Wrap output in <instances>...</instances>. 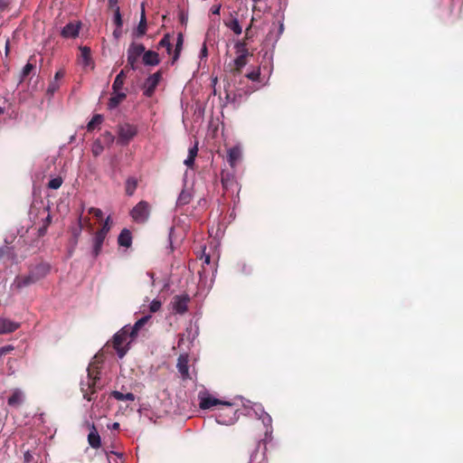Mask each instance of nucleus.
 <instances>
[{
  "label": "nucleus",
  "mask_w": 463,
  "mask_h": 463,
  "mask_svg": "<svg viewBox=\"0 0 463 463\" xmlns=\"http://www.w3.org/2000/svg\"><path fill=\"white\" fill-rule=\"evenodd\" d=\"M82 229H83L82 228V214L80 213L79 216V219H78L77 226L71 228V233H72V237H73L75 242L78 241V239L81 233Z\"/></svg>",
  "instance_id": "c9c22d12"
},
{
  "label": "nucleus",
  "mask_w": 463,
  "mask_h": 463,
  "mask_svg": "<svg viewBox=\"0 0 463 463\" xmlns=\"http://www.w3.org/2000/svg\"><path fill=\"white\" fill-rule=\"evenodd\" d=\"M220 10H221V5H213L211 7V13L213 14H220Z\"/></svg>",
  "instance_id": "5fc2aeb1"
},
{
  "label": "nucleus",
  "mask_w": 463,
  "mask_h": 463,
  "mask_svg": "<svg viewBox=\"0 0 463 463\" xmlns=\"http://www.w3.org/2000/svg\"><path fill=\"white\" fill-rule=\"evenodd\" d=\"M221 182L223 189L228 191L235 184L234 175L230 173H222Z\"/></svg>",
  "instance_id": "c85d7f7f"
},
{
  "label": "nucleus",
  "mask_w": 463,
  "mask_h": 463,
  "mask_svg": "<svg viewBox=\"0 0 463 463\" xmlns=\"http://www.w3.org/2000/svg\"><path fill=\"white\" fill-rule=\"evenodd\" d=\"M33 68H34L33 65L32 63H30V62H27L24 65V67L23 68V71L21 72L20 82L24 80V79L32 72Z\"/></svg>",
  "instance_id": "58836bf2"
},
{
  "label": "nucleus",
  "mask_w": 463,
  "mask_h": 463,
  "mask_svg": "<svg viewBox=\"0 0 463 463\" xmlns=\"http://www.w3.org/2000/svg\"><path fill=\"white\" fill-rule=\"evenodd\" d=\"M221 406L217 421L224 425L233 424L239 419L238 409L229 402H223Z\"/></svg>",
  "instance_id": "f03ea898"
},
{
  "label": "nucleus",
  "mask_w": 463,
  "mask_h": 463,
  "mask_svg": "<svg viewBox=\"0 0 463 463\" xmlns=\"http://www.w3.org/2000/svg\"><path fill=\"white\" fill-rule=\"evenodd\" d=\"M189 301L188 295L175 296L172 301L174 311L181 315L184 314L188 310Z\"/></svg>",
  "instance_id": "1a4fd4ad"
},
{
  "label": "nucleus",
  "mask_w": 463,
  "mask_h": 463,
  "mask_svg": "<svg viewBox=\"0 0 463 463\" xmlns=\"http://www.w3.org/2000/svg\"><path fill=\"white\" fill-rule=\"evenodd\" d=\"M241 156V149L237 146H233L229 149L227 160L232 167H234L237 162L240 160Z\"/></svg>",
  "instance_id": "cd10ccee"
},
{
  "label": "nucleus",
  "mask_w": 463,
  "mask_h": 463,
  "mask_svg": "<svg viewBox=\"0 0 463 463\" xmlns=\"http://www.w3.org/2000/svg\"><path fill=\"white\" fill-rule=\"evenodd\" d=\"M248 43L245 41H237L234 44L235 52L237 55H247L251 56L252 53L249 52L248 50Z\"/></svg>",
  "instance_id": "c756f323"
},
{
  "label": "nucleus",
  "mask_w": 463,
  "mask_h": 463,
  "mask_svg": "<svg viewBox=\"0 0 463 463\" xmlns=\"http://www.w3.org/2000/svg\"><path fill=\"white\" fill-rule=\"evenodd\" d=\"M80 24L69 23L61 30V36L64 38H75L79 35Z\"/></svg>",
  "instance_id": "dca6fc26"
},
{
  "label": "nucleus",
  "mask_w": 463,
  "mask_h": 463,
  "mask_svg": "<svg viewBox=\"0 0 463 463\" xmlns=\"http://www.w3.org/2000/svg\"><path fill=\"white\" fill-rule=\"evenodd\" d=\"M189 360L187 354H180L177 359V370L181 374V377L183 380H188L191 379L190 373H189V365H188Z\"/></svg>",
  "instance_id": "9d476101"
},
{
  "label": "nucleus",
  "mask_w": 463,
  "mask_h": 463,
  "mask_svg": "<svg viewBox=\"0 0 463 463\" xmlns=\"http://www.w3.org/2000/svg\"><path fill=\"white\" fill-rule=\"evenodd\" d=\"M254 18L252 17L250 24L248 25L247 28H250L252 30V24H253Z\"/></svg>",
  "instance_id": "338daca9"
},
{
  "label": "nucleus",
  "mask_w": 463,
  "mask_h": 463,
  "mask_svg": "<svg viewBox=\"0 0 463 463\" xmlns=\"http://www.w3.org/2000/svg\"><path fill=\"white\" fill-rule=\"evenodd\" d=\"M192 200V194L189 191L182 190L180 193L178 199H177V204L178 205H186L188 204Z\"/></svg>",
  "instance_id": "72a5a7b5"
},
{
  "label": "nucleus",
  "mask_w": 463,
  "mask_h": 463,
  "mask_svg": "<svg viewBox=\"0 0 463 463\" xmlns=\"http://www.w3.org/2000/svg\"><path fill=\"white\" fill-rule=\"evenodd\" d=\"M204 262H205V263H207V264H209V263H210V256H209V255H207V256L205 257Z\"/></svg>",
  "instance_id": "69168bd1"
},
{
  "label": "nucleus",
  "mask_w": 463,
  "mask_h": 463,
  "mask_svg": "<svg viewBox=\"0 0 463 463\" xmlns=\"http://www.w3.org/2000/svg\"><path fill=\"white\" fill-rule=\"evenodd\" d=\"M118 243L119 246L129 248L132 244V234L131 232L128 229H123L118 237Z\"/></svg>",
  "instance_id": "4be33fe9"
},
{
  "label": "nucleus",
  "mask_w": 463,
  "mask_h": 463,
  "mask_svg": "<svg viewBox=\"0 0 463 463\" xmlns=\"http://www.w3.org/2000/svg\"><path fill=\"white\" fill-rule=\"evenodd\" d=\"M253 36H254V34H253L252 30H250V28H246L245 29V36L241 41H245L246 43H249L250 41L252 40Z\"/></svg>",
  "instance_id": "09e8293b"
},
{
  "label": "nucleus",
  "mask_w": 463,
  "mask_h": 463,
  "mask_svg": "<svg viewBox=\"0 0 463 463\" xmlns=\"http://www.w3.org/2000/svg\"><path fill=\"white\" fill-rule=\"evenodd\" d=\"M49 271V267L45 264L37 265L30 272H34L35 274H46Z\"/></svg>",
  "instance_id": "37998d69"
},
{
  "label": "nucleus",
  "mask_w": 463,
  "mask_h": 463,
  "mask_svg": "<svg viewBox=\"0 0 463 463\" xmlns=\"http://www.w3.org/2000/svg\"><path fill=\"white\" fill-rule=\"evenodd\" d=\"M88 442L93 449H99L101 446L100 436L94 424L91 425L90 431L88 435Z\"/></svg>",
  "instance_id": "412c9836"
},
{
  "label": "nucleus",
  "mask_w": 463,
  "mask_h": 463,
  "mask_svg": "<svg viewBox=\"0 0 463 463\" xmlns=\"http://www.w3.org/2000/svg\"><path fill=\"white\" fill-rule=\"evenodd\" d=\"M126 98L127 94L125 92H120V90L113 91L112 96L108 102L109 109H116L123 100L126 99Z\"/></svg>",
  "instance_id": "aec40b11"
},
{
  "label": "nucleus",
  "mask_w": 463,
  "mask_h": 463,
  "mask_svg": "<svg viewBox=\"0 0 463 463\" xmlns=\"http://www.w3.org/2000/svg\"><path fill=\"white\" fill-rule=\"evenodd\" d=\"M99 368L96 362L90 364L87 368L86 380L80 382V391L83 398L90 402L96 399L97 383L99 380Z\"/></svg>",
  "instance_id": "f257e3e1"
},
{
  "label": "nucleus",
  "mask_w": 463,
  "mask_h": 463,
  "mask_svg": "<svg viewBox=\"0 0 463 463\" xmlns=\"http://www.w3.org/2000/svg\"><path fill=\"white\" fill-rule=\"evenodd\" d=\"M267 450L266 441L261 439L259 441L256 452L250 456V463H266L265 453Z\"/></svg>",
  "instance_id": "9b49d317"
},
{
  "label": "nucleus",
  "mask_w": 463,
  "mask_h": 463,
  "mask_svg": "<svg viewBox=\"0 0 463 463\" xmlns=\"http://www.w3.org/2000/svg\"><path fill=\"white\" fill-rule=\"evenodd\" d=\"M137 179L135 177H128L126 181L125 191L126 194L131 196L134 194L137 187Z\"/></svg>",
  "instance_id": "2f4dec72"
},
{
  "label": "nucleus",
  "mask_w": 463,
  "mask_h": 463,
  "mask_svg": "<svg viewBox=\"0 0 463 463\" xmlns=\"http://www.w3.org/2000/svg\"><path fill=\"white\" fill-rule=\"evenodd\" d=\"M111 222H111V217L108 216L106 218L102 227L99 231H97V232L107 236L109 232L110 231Z\"/></svg>",
  "instance_id": "4c0bfd02"
},
{
  "label": "nucleus",
  "mask_w": 463,
  "mask_h": 463,
  "mask_svg": "<svg viewBox=\"0 0 463 463\" xmlns=\"http://www.w3.org/2000/svg\"><path fill=\"white\" fill-rule=\"evenodd\" d=\"M24 393L20 389L13 391L11 396L7 400V404L11 407H19L24 402Z\"/></svg>",
  "instance_id": "a211bd4d"
},
{
  "label": "nucleus",
  "mask_w": 463,
  "mask_h": 463,
  "mask_svg": "<svg viewBox=\"0 0 463 463\" xmlns=\"http://www.w3.org/2000/svg\"><path fill=\"white\" fill-rule=\"evenodd\" d=\"M172 35L170 33H165L164 37L159 41L157 44V49L165 48L167 53L169 55L172 54V43H171Z\"/></svg>",
  "instance_id": "7c9ffc66"
},
{
  "label": "nucleus",
  "mask_w": 463,
  "mask_h": 463,
  "mask_svg": "<svg viewBox=\"0 0 463 463\" xmlns=\"http://www.w3.org/2000/svg\"><path fill=\"white\" fill-rule=\"evenodd\" d=\"M9 52H10V42H9V39H7L5 41V56H8Z\"/></svg>",
  "instance_id": "052dcab7"
},
{
  "label": "nucleus",
  "mask_w": 463,
  "mask_h": 463,
  "mask_svg": "<svg viewBox=\"0 0 463 463\" xmlns=\"http://www.w3.org/2000/svg\"><path fill=\"white\" fill-rule=\"evenodd\" d=\"M51 222H52V215L50 213H48L47 216L43 220V225H46V227H48L51 224Z\"/></svg>",
  "instance_id": "13d9d810"
},
{
  "label": "nucleus",
  "mask_w": 463,
  "mask_h": 463,
  "mask_svg": "<svg viewBox=\"0 0 463 463\" xmlns=\"http://www.w3.org/2000/svg\"><path fill=\"white\" fill-rule=\"evenodd\" d=\"M223 24L226 27L232 30L234 34L240 35L242 33V27L240 24L239 20L236 16H234L232 13L229 17L223 21Z\"/></svg>",
  "instance_id": "4468645a"
},
{
  "label": "nucleus",
  "mask_w": 463,
  "mask_h": 463,
  "mask_svg": "<svg viewBox=\"0 0 463 463\" xmlns=\"http://www.w3.org/2000/svg\"><path fill=\"white\" fill-rule=\"evenodd\" d=\"M194 159L195 158L188 156L187 158L184 160V164L187 167L192 168L194 166Z\"/></svg>",
  "instance_id": "603ef678"
},
{
  "label": "nucleus",
  "mask_w": 463,
  "mask_h": 463,
  "mask_svg": "<svg viewBox=\"0 0 463 463\" xmlns=\"http://www.w3.org/2000/svg\"><path fill=\"white\" fill-rule=\"evenodd\" d=\"M128 337H129V335L127 326L121 328L113 336L112 345L119 358H123L128 351V345L126 346L122 345L127 341Z\"/></svg>",
  "instance_id": "20e7f679"
},
{
  "label": "nucleus",
  "mask_w": 463,
  "mask_h": 463,
  "mask_svg": "<svg viewBox=\"0 0 463 463\" xmlns=\"http://www.w3.org/2000/svg\"><path fill=\"white\" fill-rule=\"evenodd\" d=\"M143 63L146 66H156L160 63L159 54L154 51H146L142 56Z\"/></svg>",
  "instance_id": "2eb2a0df"
},
{
  "label": "nucleus",
  "mask_w": 463,
  "mask_h": 463,
  "mask_svg": "<svg viewBox=\"0 0 463 463\" xmlns=\"http://www.w3.org/2000/svg\"><path fill=\"white\" fill-rule=\"evenodd\" d=\"M137 133V128L130 124H125L118 128V141L128 144Z\"/></svg>",
  "instance_id": "0eeeda50"
},
{
  "label": "nucleus",
  "mask_w": 463,
  "mask_h": 463,
  "mask_svg": "<svg viewBox=\"0 0 463 463\" xmlns=\"http://www.w3.org/2000/svg\"><path fill=\"white\" fill-rule=\"evenodd\" d=\"M128 69L129 68L126 66L125 69L121 70L120 72L116 76L115 80L112 84L113 91L120 90L123 88Z\"/></svg>",
  "instance_id": "b1692460"
},
{
  "label": "nucleus",
  "mask_w": 463,
  "mask_h": 463,
  "mask_svg": "<svg viewBox=\"0 0 463 463\" xmlns=\"http://www.w3.org/2000/svg\"><path fill=\"white\" fill-rule=\"evenodd\" d=\"M109 429L117 430L119 429V423L114 422L111 426H108Z\"/></svg>",
  "instance_id": "e2e57ef3"
},
{
  "label": "nucleus",
  "mask_w": 463,
  "mask_h": 463,
  "mask_svg": "<svg viewBox=\"0 0 463 463\" xmlns=\"http://www.w3.org/2000/svg\"><path fill=\"white\" fill-rule=\"evenodd\" d=\"M9 5L8 0H0V11L5 10Z\"/></svg>",
  "instance_id": "6e6d98bb"
},
{
  "label": "nucleus",
  "mask_w": 463,
  "mask_h": 463,
  "mask_svg": "<svg viewBox=\"0 0 463 463\" xmlns=\"http://www.w3.org/2000/svg\"><path fill=\"white\" fill-rule=\"evenodd\" d=\"M163 72L161 70L157 71L154 74L150 75L144 82L143 90L144 95L150 98L154 95L155 90L162 80Z\"/></svg>",
  "instance_id": "423d86ee"
},
{
  "label": "nucleus",
  "mask_w": 463,
  "mask_h": 463,
  "mask_svg": "<svg viewBox=\"0 0 463 463\" xmlns=\"http://www.w3.org/2000/svg\"><path fill=\"white\" fill-rule=\"evenodd\" d=\"M207 55H208V50H207L206 43H204L203 44V47H202L201 52H200V57L203 58V57H207Z\"/></svg>",
  "instance_id": "864d4df0"
},
{
  "label": "nucleus",
  "mask_w": 463,
  "mask_h": 463,
  "mask_svg": "<svg viewBox=\"0 0 463 463\" xmlns=\"http://www.w3.org/2000/svg\"><path fill=\"white\" fill-rule=\"evenodd\" d=\"M117 4H118V0H109V7L113 8L114 11L116 10V6H118Z\"/></svg>",
  "instance_id": "680f3d73"
},
{
  "label": "nucleus",
  "mask_w": 463,
  "mask_h": 463,
  "mask_svg": "<svg viewBox=\"0 0 463 463\" xmlns=\"http://www.w3.org/2000/svg\"><path fill=\"white\" fill-rule=\"evenodd\" d=\"M106 237V235L98 232L94 234L92 246V255L94 257H97L100 253Z\"/></svg>",
  "instance_id": "6ab92c4d"
},
{
  "label": "nucleus",
  "mask_w": 463,
  "mask_h": 463,
  "mask_svg": "<svg viewBox=\"0 0 463 463\" xmlns=\"http://www.w3.org/2000/svg\"><path fill=\"white\" fill-rule=\"evenodd\" d=\"M31 458H32V455L28 451L25 452L24 453V461L28 463L31 460Z\"/></svg>",
  "instance_id": "0e129e2a"
},
{
  "label": "nucleus",
  "mask_w": 463,
  "mask_h": 463,
  "mask_svg": "<svg viewBox=\"0 0 463 463\" xmlns=\"http://www.w3.org/2000/svg\"><path fill=\"white\" fill-rule=\"evenodd\" d=\"M93 153H94L95 156H98L99 155V149L93 150Z\"/></svg>",
  "instance_id": "774afa93"
},
{
  "label": "nucleus",
  "mask_w": 463,
  "mask_h": 463,
  "mask_svg": "<svg viewBox=\"0 0 463 463\" xmlns=\"http://www.w3.org/2000/svg\"><path fill=\"white\" fill-rule=\"evenodd\" d=\"M223 402L219 399H216L211 395H207L205 397L201 398L200 401V408L203 410L211 409L212 407L222 405Z\"/></svg>",
  "instance_id": "5701e85b"
},
{
  "label": "nucleus",
  "mask_w": 463,
  "mask_h": 463,
  "mask_svg": "<svg viewBox=\"0 0 463 463\" xmlns=\"http://www.w3.org/2000/svg\"><path fill=\"white\" fill-rule=\"evenodd\" d=\"M20 327V323L7 318H0V335L11 334Z\"/></svg>",
  "instance_id": "ddd939ff"
},
{
  "label": "nucleus",
  "mask_w": 463,
  "mask_h": 463,
  "mask_svg": "<svg viewBox=\"0 0 463 463\" xmlns=\"http://www.w3.org/2000/svg\"><path fill=\"white\" fill-rule=\"evenodd\" d=\"M80 62L84 67H91L93 68V62L90 56V49L87 46H82L80 48Z\"/></svg>",
  "instance_id": "393cba45"
},
{
  "label": "nucleus",
  "mask_w": 463,
  "mask_h": 463,
  "mask_svg": "<svg viewBox=\"0 0 463 463\" xmlns=\"http://www.w3.org/2000/svg\"><path fill=\"white\" fill-rule=\"evenodd\" d=\"M146 29H147L146 17L144 5H142L140 21L138 23V25H137L136 31L134 32V35L137 38H141L142 36H144L146 34Z\"/></svg>",
  "instance_id": "f3484780"
},
{
  "label": "nucleus",
  "mask_w": 463,
  "mask_h": 463,
  "mask_svg": "<svg viewBox=\"0 0 463 463\" xmlns=\"http://www.w3.org/2000/svg\"><path fill=\"white\" fill-rule=\"evenodd\" d=\"M246 78L252 81H258L260 77V69L257 68L256 70H253L252 71L248 72L246 75Z\"/></svg>",
  "instance_id": "a19ab883"
},
{
  "label": "nucleus",
  "mask_w": 463,
  "mask_h": 463,
  "mask_svg": "<svg viewBox=\"0 0 463 463\" xmlns=\"http://www.w3.org/2000/svg\"><path fill=\"white\" fill-rule=\"evenodd\" d=\"M62 182L63 181L61 177L52 178L49 181L48 187L53 190L59 189L61 186Z\"/></svg>",
  "instance_id": "ea45409f"
},
{
  "label": "nucleus",
  "mask_w": 463,
  "mask_h": 463,
  "mask_svg": "<svg viewBox=\"0 0 463 463\" xmlns=\"http://www.w3.org/2000/svg\"><path fill=\"white\" fill-rule=\"evenodd\" d=\"M183 44H184V36L181 33H179L177 34L175 48V51L173 52V56L171 59L172 65L175 64L177 61V60L179 59L182 49H183Z\"/></svg>",
  "instance_id": "bb28decb"
},
{
  "label": "nucleus",
  "mask_w": 463,
  "mask_h": 463,
  "mask_svg": "<svg viewBox=\"0 0 463 463\" xmlns=\"http://www.w3.org/2000/svg\"><path fill=\"white\" fill-rule=\"evenodd\" d=\"M151 318L150 315L145 316L138 319L133 326H126L128 328V333L131 340L135 339L138 334V331L148 322Z\"/></svg>",
  "instance_id": "f8f14e48"
},
{
  "label": "nucleus",
  "mask_w": 463,
  "mask_h": 463,
  "mask_svg": "<svg viewBox=\"0 0 463 463\" xmlns=\"http://www.w3.org/2000/svg\"><path fill=\"white\" fill-rule=\"evenodd\" d=\"M40 277L34 275V272H29L28 275L24 276H17L13 283V286L17 289H21L23 288L28 287L32 284H34L38 281Z\"/></svg>",
  "instance_id": "6e6552de"
},
{
  "label": "nucleus",
  "mask_w": 463,
  "mask_h": 463,
  "mask_svg": "<svg viewBox=\"0 0 463 463\" xmlns=\"http://www.w3.org/2000/svg\"><path fill=\"white\" fill-rule=\"evenodd\" d=\"M162 307V302L159 299H154L149 305V310L151 313L159 311Z\"/></svg>",
  "instance_id": "c03bdc74"
},
{
  "label": "nucleus",
  "mask_w": 463,
  "mask_h": 463,
  "mask_svg": "<svg viewBox=\"0 0 463 463\" xmlns=\"http://www.w3.org/2000/svg\"><path fill=\"white\" fill-rule=\"evenodd\" d=\"M103 121V117L100 114H96L90 119V121L87 125L88 131H92L96 128L97 126H99Z\"/></svg>",
  "instance_id": "f704fd0d"
},
{
  "label": "nucleus",
  "mask_w": 463,
  "mask_h": 463,
  "mask_svg": "<svg viewBox=\"0 0 463 463\" xmlns=\"http://www.w3.org/2000/svg\"><path fill=\"white\" fill-rule=\"evenodd\" d=\"M64 71L62 70H60L58 71L56 73H55V76H54V80H56L58 81L60 79H61L63 76H64Z\"/></svg>",
  "instance_id": "4d7b16f0"
},
{
  "label": "nucleus",
  "mask_w": 463,
  "mask_h": 463,
  "mask_svg": "<svg viewBox=\"0 0 463 463\" xmlns=\"http://www.w3.org/2000/svg\"><path fill=\"white\" fill-rule=\"evenodd\" d=\"M89 213L93 214L96 218L100 219L103 216V213L100 209L90 207L89 209Z\"/></svg>",
  "instance_id": "de8ad7c7"
},
{
  "label": "nucleus",
  "mask_w": 463,
  "mask_h": 463,
  "mask_svg": "<svg viewBox=\"0 0 463 463\" xmlns=\"http://www.w3.org/2000/svg\"><path fill=\"white\" fill-rule=\"evenodd\" d=\"M145 52V46L142 43H131L128 48V68L132 71L137 69V62Z\"/></svg>",
  "instance_id": "7ed1b4c3"
},
{
  "label": "nucleus",
  "mask_w": 463,
  "mask_h": 463,
  "mask_svg": "<svg viewBox=\"0 0 463 463\" xmlns=\"http://www.w3.org/2000/svg\"><path fill=\"white\" fill-rule=\"evenodd\" d=\"M47 229L48 227H46V225H43L42 227H40L38 230L39 236H43L46 233Z\"/></svg>",
  "instance_id": "bf43d9fd"
},
{
  "label": "nucleus",
  "mask_w": 463,
  "mask_h": 463,
  "mask_svg": "<svg viewBox=\"0 0 463 463\" xmlns=\"http://www.w3.org/2000/svg\"><path fill=\"white\" fill-rule=\"evenodd\" d=\"M261 420H262L263 425L266 428L265 435L267 436L272 430V428H271L272 419L268 413H264L261 416Z\"/></svg>",
  "instance_id": "e433bc0d"
},
{
  "label": "nucleus",
  "mask_w": 463,
  "mask_h": 463,
  "mask_svg": "<svg viewBox=\"0 0 463 463\" xmlns=\"http://www.w3.org/2000/svg\"><path fill=\"white\" fill-rule=\"evenodd\" d=\"M114 23L118 28H121V26L123 24L119 6H116L115 14H114Z\"/></svg>",
  "instance_id": "79ce46f5"
},
{
  "label": "nucleus",
  "mask_w": 463,
  "mask_h": 463,
  "mask_svg": "<svg viewBox=\"0 0 463 463\" xmlns=\"http://www.w3.org/2000/svg\"><path fill=\"white\" fill-rule=\"evenodd\" d=\"M60 88V85L58 83V81L56 80H52L50 83H49V86H48V89H47V92L49 94H53L56 90H58Z\"/></svg>",
  "instance_id": "a18cd8bd"
},
{
  "label": "nucleus",
  "mask_w": 463,
  "mask_h": 463,
  "mask_svg": "<svg viewBox=\"0 0 463 463\" xmlns=\"http://www.w3.org/2000/svg\"><path fill=\"white\" fill-rule=\"evenodd\" d=\"M14 350V346L11 345L0 347V358L3 355H5V354L11 353Z\"/></svg>",
  "instance_id": "49530a36"
},
{
  "label": "nucleus",
  "mask_w": 463,
  "mask_h": 463,
  "mask_svg": "<svg viewBox=\"0 0 463 463\" xmlns=\"http://www.w3.org/2000/svg\"><path fill=\"white\" fill-rule=\"evenodd\" d=\"M87 227L90 231L92 230V225L89 217H82V228Z\"/></svg>",
  "instance_id": "3c124183"
},
{
  "label": "nucleus",
  "mask_w": 463,
  "mask_h": 463,
  "mask_svg": "<svg viewBox=\"0 0 463 463\" xmlns=\"http://www.w3.org/2000/svg\"><path fill=\"white\" fill-rule=\"evenodd\" d=\"M197 153H198V146H197V144H195L193 147L189 148L188 156L195 158L197 156Z\"/></svg>",
  "instance_id": "8fccbe9b"
},
{
  "label": "nucleus",
  "mask_w": 463,
  "mask_h": 463,
  "mask_svg": "<svg viewBox=\"0 0 463 463\" xmlns=\"http://www.w3.org/2000/svg\"><path fill=\"white\" fill-rule=\"evenodd\" d=\"M110 397H113L118 401H130V402H134L135 398H136L132 392H128V393L124 394L119 391L111 392Z\"/></svg>",
  "instance_id": "473e14b6"
},
{
  "label": "nucleus",
  "mask_w": 463,
  "mask_h": 463,
  "mask_svg": "<svg viewBox=\"0 0 463 463\" xmlns=\"http://www.w3.org/2000/svg\"><path fill=\"white\" fill-rule=\"evenodd\" d=\"M250 56L247 55H237L234 59V67L232 70L233 75L240 74L243 69V67L248 63V58Z\"/></svg>",
  "instance_id": "a878e982"
},
{
  "label": "nucleus",
  "mask_w": 463,
  "mask_h": 463,
  "mask_svg": "<svg viewBox=\"0 0 463 463\" xmlns=\"http://www.w3.org/2000/svg\"><path fill=\"white\" fill-rule=\"evenodd\" d=\"M150 215V205L146 201H140L130 211V216L137 223H145Z\"/></svg>",
  "instance_id": "39448f33"
}]
</instances>
